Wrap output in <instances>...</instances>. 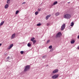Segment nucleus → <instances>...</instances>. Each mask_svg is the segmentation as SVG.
<instances>
[{"instance_id":"obj_1","label":"nucleus","mask_w":79,"mask_h":79,"mask_svg":"<svg viewBox=\"0 0 79 79\" xmlns=\"http://www.w3.org/2000/svg\"><path fill=\"white\" fill-rule=\"evenodd\" d=\"M64 18L66 19H70L71 17V15L70 14H67L64 15Z\"/></svg>"},{"instance_id":"obj_2","label":"nucleus","mask_w":79,"mask_h":79,"mask_svg":"<svg viewBox=\"0 0 79 79\" xmlns=\"http://www.w3.org/2000/svg\"><path fill=\"white\" fill-rule=\"evenodd\" d=\"M30 69V66L27 65L25 66L24 68V71H27Z\"/></svg>"},{"instance_id":"obj_3","label":"nucleus","mask_w":79,"mask_h":79,"mask_svg":"<svg viewBox=\"0 0 79 79\" xmlns=\"http://www.w3.org/2000/svg\"><path fill=\"white\" fill-rule=\"evenodd\" d=\"M61 35V33L60 32H58L56 35V37H60Z\"/></svg>"},{"instance_id":"obj_4","label":"nucleus","mask_w":79,"mask_h":79,"mask_svg":"<svg viewBox=\"0 0 79 79\" xmlns=\"http://www.w3.org/2000/svg\"><path fill=\"white\" fill-rule=\"evenodd\" d=\"M34 39H35V38H33L31 39V41L33 42V44H35L36 42V40H34Z\"/></svg>"},{"instance_id":"obj_5","label":"nucleus","mask_w":79,"mask_h":79,"mask_svg":"<svg viewBox=\"0 0 79 79\" xmlns=\"http://www.w3.org/2000/svg\"><path fill=\"white\" fill-rule=\"evenodd\" d=\"M65 24L64 23L61 27V31H63V29L65 28Z\"/></svg>"},{"instance_id":"obj_6","label":"nucleus","mask_w":79,"mask_h":79,"mask_svg":"<svg viewBox=\"0 0 79 79\" xmlns=\"http://www.w3.org/2000/svg\"><path fill=\"white\" fill-rule=\"evenodd\" d=\"M59 75L58 74L57 75H54L52 77V79H56V78H58V77Z\"/></svg>"},{"instance_id":"obj_7","label":"nucleus","mask_w":79,"mask_h":79,"mask_svg":"<svg viewBox=\"0 0 79 79\" xmlns=\"http://www.w3.org/2000/svg\"><path fill=\"white\" fill-rule=\"evenodd\" d=\"M13 44H12L11 45H10L9 46V47L7 48L8 50H9V49H11V48L13 47Z\"/></svg>"},{"instance_id":"obj_8","label":"nucleus","mask_w":79,"mask_h":79,"mask_svg":"<svg viewBox=\"0 0 79 79\" xmlns=\"http://www.w3.org/2000/svg\"><path fill=\"white\" fill-rule=\"evenodd\" d=\"M58 72V69H56L53 71L52 72L53 73H56Z\"/></svg>"},{"instance_id":"obj_9","label":"nucleus","mask_w":79,"mask_h":79,"mask_svg":"<svg viewBox=\"0 0 79 79\" xmlns=\"http://www.w3.org/2000/svg\"><path fill=\"white\" fill-rule=\"evenodd\" d=\"M15 33H14L11 36V39H14L15 37Z\"/></svg>"},{"instance_id":"obj_10","label":"nucleus","mask_w":79,"mask_h":79,"mask_svg":"<svg viewBox=\"0 0 79 79\" xmlns=\"http://www.w3.org/2000/svg\"><path fill=\"white\" fill-rule=\"evenodd\" d=\"M50 16H51V15H47L46 16V20H47V19H48V18H50Z\"/></svg>"},{"instance_id":"obj_11","label":"nucleus","mask_w":79,"mask_h":79,"mask_svg":"<svg viewBox=\"0 0 79 79\" xmlns=\"http://www.w3.org/2000/svg\"><path fill=\"white\" fill-rule=\"evenodd\" d=\"M8 7H9V5H8V4H6L5 6V9H7V8H8Z\"/></svg>"},{"instance_id":"obj_12","label":"nucleus","mask_w":79,"mask_h":79,"mask_svg":"<svg viewBox=\"0 0 79 79\" xmlns=\"http://www.w3.org/2000/svg\"><path fill=\"white\" fill-rule=\"evenodd\" d=\"M75 42V41L74 40H72L70 42L72 44H74V43Z\"/></svg>"},{"instance_id":"obj_13","label":"nucleus","mask_w":79,"mask_h":79,"mask_svg":"<svg viewBox=\"0 0 79 79\" xmlns=\"http://www.w3.org/2000/svg\"><path fill=\"white\" fill-rule=\"evenodd\" d=\"M59 15H60V13L59 12H57L55 14V16H57Z\"/></svg>"},{"instance_id":"obj_14","label":"nucleus","mask_w":79,"mask_h":79,"mask_svg":"<svg viewBox=\"0 0 79 79\" xmlns=\"http://www.w3.org/2000/svg\"><path fill=\"white\" fill-rule=\"evenodd\" d=\"M5 22L4 21H2L0 24V26H2L3 24H4Z\"/></svg>"},{"instance_id":"obj_15","label":"nucleus","mask_w":79,"mask_h":79,"mask_svg":"<svg viewBox=\"0 0 79 79\" xmlns=\"http://www.w3.org/2000/svg\"><path fill=\"white\" fill-rule=\"evenodd\" d=\"M58 2L57 1H56L54 2L53 4V5H56V4H57Z\"/></svg>"},{"instance_id":"obj_16","label":"nucleus","mask_w":79,"mask_h":79,"mask_svg":"<svg viewBox=\"0 0 79 79\" xmlns=\"http://www.w3.org/2000/svg\"><path fill=\"white\" fill-rule=\"evenodd\" d=\"M38 14H39V12H38V11H36L35 12V15H37Z\"/></svg>"},{"instance_id":"obj_17","label":"nucleus","mask_w":79,"mask_h":79,"mask_svg":"<svg viewBox=\"0 0 79 79\" xmlns=\"http://www.w3.org/2000/svg\"><path fill=\"white\" fill-rule=\"evenodd\" d=\"M73 25H74V23L72 22L71 23V25H70L71 26H73Z\"/></svg>"},{"instance_id":"obj_18","label":"nucleus","mask_w":79,"mask_h":79,"mask_svg":"<svg viewBox=\"0 0 79 79\" xmlns=\"http://www.w3.org/2000/svg\"><path fill=\"white\" fill-rule=\"evenodd\" d=\"M19 13V10H17L15 12V14H16V15H17V14H18V13Z\"/></svg>"},{"instance_id":"obj_19","label":"nucleus","mask_w":79,"mask_h":79,"mask_svg":"<svg viewBox=\"0 0 79 79\" xmlns=\"http://www.w3.org/2000/svg\"><path fill=\"white\" fill-rule=\"evenodd\" d=\"M6 2L7 4H10V2L9 1L7 0Z\"/></svg>"},{"instance_id":"obj_20","label":"nucleus","mask_w":79,"mask_h":79,"mask_svg":"<svg viewBox=\"0 0 79 79\" xmlns=\"http://www.w3.org/2000/svg\"><path fill=\"white\" fill-rule=\"evenodd\" d=\"M31 44H30L29 43H28L27 44L28 47H31Z\"/></svg>"},{"instance_id":"obj_21","label":"nucleus","mask_w":79,"mask_h":79,"mask_svg":"<svg viewBox=\"0 0 79 79\" xmlns=\"http://www.w3.org/2000/svg\"><path fill=\"white\" fill-rule=\"evenodd\" d=\"M52 48V45L49 46V48L50 49H51Z\"/></svg>"},{"instance_id":"obj_22","label":"nucleus","mask_w":79,"mask_h":79,"mask_svg":"<svg viewBox=\"0 0 79 79\" xmlns=\"http://www.w3.org/2000/svg\"><path fill=\"white\" fill-rule=\"evenodd\" d=\"M47 57V56H43V58H45Z\"/></svg>"},{"instance_id":"obj_23","label":"nucleus","mask_w":79,"mask_h":79,"mask_svg":"<svg viewBox=\"0 0 79 79\" xmlns=\"http://www.w3.org/2000/svg\"><path fill=\"white\" fill-rule=\"evenodd\" d=\"M41 25V24L40 23H39L37 25V26H40Z\"/></svg>"},{"instance_id":"obj_24","label":"nucleus","mask_w":79,"mask_h":79,"mask_svg":"<svg viewBox=\"0 0 79 79\" xmlns=\"http://www.w3.org/2000/svg\"><path fill=\"white\" fill-rule=\"evenodd\" d=\"M24 53V52L23 51H21L20 52V53H21L22 55H23V53Z\"/></svg>"},{"instance_id":"obj_25","label":"nucleus","mask_w":79,"mask_h":79,"mask_svg":"<svg viewBox=\"0 0 79 79\" xmlns=\"http://www.w3.org/2000/svg\"><path fill=\"white\" fill-rule=\"evenodd\" d=\"M40 10H41V9H40V8H38V11H40Z\"/></svg>"},{"instance_id":"obj_26","label":"nucleus","mask_w":79,"mask_h":79,"mask_svg":"<svg viewBox=\"0 0 79 79\" xmlns=\"http://www.w3.org/2000/svg\"><path fill=\"white\" fill-rule=\"evenodd\" d=\"M26 3V2H23L22 4V5H24V4H25Z\"/></svg>"},{"instance_id":"obj_27","label":"nucleus","mask_w":79,"mask_h":79,"mask_svg":"<svg viewBox=\"0 0 79 79\" xmlns=\"http://www.w3.org/2000/svg\"><path fill=\"white\" fill-rule=\"evenodd\" d=\"M49 42H50V40H48L47 41V43H49Z\"/></svg>"},{"instance_id":"obj_28","label":"nucleus","mask_w":79,"mask_h":79,"mask_svg":"<svg viewBox=\"0 0 79 79\" xmlns=\"http://www.w3.org/2000/svg\"><path fill=\"white\" fill-rule=\"evenodd\" d=\"M7 59L8 60H9V59H10V56H8L7 58Z\"/></svg>"},{"instance_id":"obj_29","label":"nucleus","mask_w":79,"mask_h":79,"mask_svg":"<svg viewBox=\"0 0 79 79\" xmlns=\"http://www.w3.org/2000/svg\"><path fill=\"white\" fill-rule=\"evenodd\" d=\"M47 26H49V24H48V23L47 24Z\"/></svg>"},{"instance_id":"obj_30","label":"nucleus","mask_w":79,"mask_h":79,"mask_svg":"<svg viewBox=\"0 0 79 79\" xmlns=\"http://www.w3.org/2000/svg\"><path fill=\"white\" fill-rule=\"evenodd\" d=\"M78 39H79V35H78L77 36Z\"/></svg>"},{"instance_id":"obj_31","label":"nucleus","mask_w":79,"mask_h":79,"mask_svg":"<svg viewBox=\"0 0 79 79\" xmlns=\"http://www.w3.org/2000/svg\"><path fill=\"white\" fill-rule=\"evenodd\" d=\"M2 45V43L0 44V46H1Z\"/></svg>"},{"instance_id":"obj_32","label":"nucleus","mask_w":79,"mask_h":79,"mask_svg":"<svg viewBox=\"0 0 79 79\" xmlns=\"http://www.w3.org/2000/svg\"><path fill=\"white\" fill-rule=\"evenodd\" d=\"M11 0H7V1H10H10Z\"/></svg>"},{"instance_id":"obj_33","label":"nucleus","mask_w":79,"mask_h":79,"mask_svg":"<svg viewBox=\"0 0 79 79\" xmlns=\"http://www.w3.org/2000/svg\"><path fill=\"white\" fill-rule=\"evenodd\" d=\"M78 49H79V47H78Z\"/></svg>"}]
</instances>
